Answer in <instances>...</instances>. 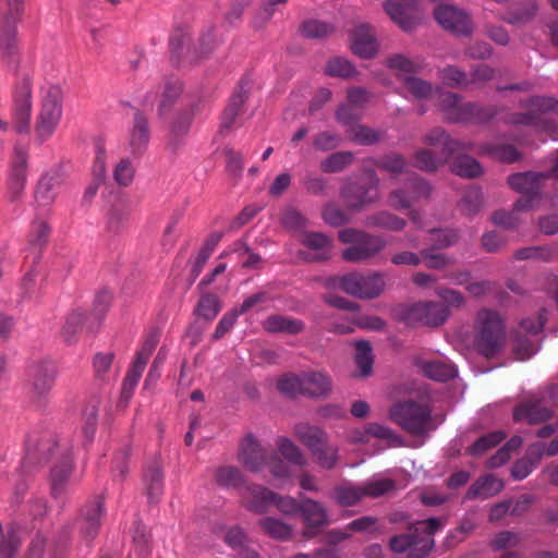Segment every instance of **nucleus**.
I'll return each instance as SVG.
<instances>
[{
    "label": "nucleus",
    "mask_w": 558,
    "mask_h": 558,
    "mask_svg": "<svg viewBox=\"0 0 558 558\" xmlns=\"http://www.w3.org/2000/svg\"><path fill=\"white\" fill-rule=\"evenodd\" d=\"M388 66L395 70L404 81L405 89L416 99H427L439 107L441 110L453 109L458 106V98L449 92L433 90L432 86L420 78L408 74L416 72L418 64L403 57L395 56L388 59Z\"/></svg>",
    "instance_id": "1"
},
{
    "label": "nucleus",
    "mask_w": 558,
    "mask_h": 558,
    "mask_svg": "<svg viewBox=\"0 0 558 558\" xmlns=\"http://www.w3.org/2000/svg\"><path fill=\"white\" fill-rule=\"evenodd\" d=\"M542 175L534 172L517 173L509 178L510 186L522 193L523 196L517 202L513 213H506L502 210L496 211L492 220L495 225L513 228L517 225L515 215L518 213L526 211L536 207L537 191L539 189V178Z\"/></svg>",
    "instance_id": "2"
},
{
    "label": "nucleus",
    "mask_w": 558,
    "mask_h": 558,
    "mask_svg": "<svg viewBox=\"0 0 558 558\" xmlns=\"http://www.w3.org/2000/svg\"><path fill=\"white\" fill-rule=\"evenodd\" d=\"M61 88L58 86L48 88L35 119V138L39 143L48 141L56 133L63 116Z\"/></svg>",
    "instance_id": "3"
},
{
    "label": "nucleus",
    "mask_w": 558,
    "mask_h": 558,
    "mask_svg": "<svg viewBox=\"0 0 558 558\" xmlns=\"http://www.w3.org/2000/svg\"><path fill=\"white\" fill-rule=\"evenodd\" d=\"M441 526L438 519L430 518L414 525V534L395 536L390 547L396 553L408 551V558H423L434 546L433 534Z\"/></svg>",
    "instance_id": "4"
},
{
    "label": "nucleus",
    "mask_w": 558,
    "mask_h": 558,
    "mask_svg": "<svg viewBox=\"0 0 558 558\" xmlns=\"http://www.w3.org/2000/svg\"><path fill=\"white\" fill-rule=\"evenodd\" d=\"M505 341L504 326L500 317L490 311H481L475 323V344L485 356L495 355Z\"/></svg>",
    "instance_id": "5"
},
{
    "label": "nucleus",
    "mask_w": 558,
    "mask_h": 558,
    "mask_svg": "<svg viewBox=\"0 0 558 558\" xmlns=\"http://www.w3.org/2000/svg\"><path fill=\"white\" fill-rule=\"evenodd\" d=\"M241 495L245 508L256 513H264L272 506L283 513H293L299 509L301 510L295 499L279 497L275 493L258 485L245 487Z\"/></svg>",
    "instance_id": "6"
},
{
    "label": "nucleus",
    "mask_w": 558,
    "mask_h": 558,
    "mask_svg": "<svg viewBox=\"0 0 558 558\" xmlns=\"http://www.w3.org/2000/svg\"><path fill=\"white\" fill-rule=\"evenodd\" d=\"M390 416L404 430L414 435H422L430 429L429 410L414 402L395 404L390 410Z\"/></svg>",
    "instance_id": "7"
},
{
    "label": "nucleus",
    "mask_w": 558,
    "mask_h": 558,
    "mask_svg": "<svg viewBox=\"0 0 558 558\" xmlns=\"http://www.w3.org/2000/svg\"><path fill=\"white\" fill-rule=\"evenodd\" d=\"M339 239L343 243L352 244L343 251V258L348 262H359L369 258L384 248L385 242L375 236H369L354 229H343L339 232Z\"/></svg>",
    "instance_id": "8"
},
{
    "label": "nucleus",
    "mask_w": 558,
    "mask_h": 558,
    "mask_svg": "<svg viewBox=\"0 0 558 558\" xmlns=\"http://www.w3.org/2000/svg\"><path fill=\"white\" fill-rule=\"evenodd\" d=\"M331 286L359 298L373 299L383 292L385 280L380 274L367 277L360 274H348L335 278Z\"/></svg>",
    "instance_id": "9"
},
{
    "label": "nucleus",
    "mask_w": 558,
    "mask_h": 558,
    "mask_svg": "<svg viewBox=\"0 0 558 558\" xmlns=\"http://www.w3.org/2000/svg\"><path fill=\"white\" fill-rule=\"evenodd\" d=\"M349 46L353 54L361 59H372L379 51V41L374 27L360 23L349 31Z\"/></svg>",
    "instance_id": "10"
},
{
    "label": "nucleus",
    "mask_w": 558,
    "mask_h": 558,
    "mask_svg": "<svg viewBox=\"0 0 558 558\" xmlns=\"http://www.w3.org/2000/svg\"><path fill=\"white\" fill-rule=\"evenodd\" d=\"M384 10L403 31L413 29L423 19V10L414 0H405V3L388 0L384 2Z\"/></svg>",
    "instance_id": "11"
},
{
    "label": "nucleus",
    "mask_w": 558,
    "mask_h": 558,
    "mask_svg": "<svg viewBox=\"0 0 558 558\" xmlns=\"http://www.w3.org/2000/svg\"><path fill=\"white\" fill-rule=\"evenodd\" d=\"M448 315L449 311L442 304L420 302L411 305L405 311L403 318L409 324L438 326L445 323Z\"/></svg>",
    "instance_id": "12"
},
{
    "label": "nucleus",
    "mask_w": 558,
    "mask_h": 558,
    "mask_svg": "<svg viewBox=\"0 0 558 558\" xmlns=\"http://www.w3.org/2000/svg\"><path fill=\"white\" fill-rule=\"evenodd\" d=\"M54 464L51 470V490L54 496L63 493L72 471V463L68 454V447L59 444L51 450Z\"/></svg>",
    "instance_id": "13"
},
{
    "label": "nucleus",
    "mask_w": 558,
    "mask_h": 558,
    "mask_svg": "<svg viewBox=\"0 0 558 558\" xmlns=\"http://www.w3.org/2000/svg\"><path fill=\"white\" fill-rule=\"evenodd\" d=\"M27 151L15 147L12 165L8 178V195L11 199H17L26 185Z\"/></svg>",
    "instance_id": "14"
},
{
    "label": "nucleus",
    "mask_w": 558,
    "mask_h": 558,
    "mask_svg": "<svg viewBox=\"0 0 558 558\" xmlns=\"http://www.w3.org/2000/svg\"><path fill=\"white\" fill-rule=\"evenodd\" d=\"M438 24L457 34H468L472 24L465 12L453 5H439L434 12Z\"/></svg>",
    "instance_id": "15"
},
{
    "label": "nucleus",
    "mask_w": 558,
    "mask_h": 558,
    "mask_svg": "<svg viewBox=\"0 0 558 558\" xmlns=\"http://www.w3.org/2000/svg\"><path fill=\"white\" fill-rule=\"evenodd\" d=\"M57 375V366L51 362L36 365L32 375L33 396L37 399L46 398L54 386Z\"/></svg>",
    "instance_id": "16"
},
{
    "label": "nucleus",
    "mask_w": 558,
    "mask_h": 558,
    "mask_svg": "<svg viewBox=\"0 0 558 558\" xmlns=\"http://www.w3.org/2000/svg\"><path fill=\"white\" fill-rule=\"evenodd\" d=\"M239 460L253 472H258L264 468L266 451L253 435H247L242 439Z\"/></svg>",
    "instance_id": "17"
},
{
    "label": "nucleus",
    "mask_w": 558,
    "mask_h": 558,
    "mask_svg": "<svg viewBox=\"0 0 558 558\" xmlns=\"http://www.w3.org/2000/svg\"><path fill=\"white\" fill-rule=\"evenodd\" d=\"M19 51L16 37V22L4 19L0 22V56L4 60H12Z\"/></svg>",
    "instance_id": "18"
},
{
    "label": "nucleus",
    "mask_w": 558,
    "mask_h": 558,
    "mask_svg": "<svg viewBox=\"0 0 558 558\" xmlns=\"http://www.w3.org/2000/svg\"><path fill=\"white\" fill-rule=\"evenodd\" d=\"M553 412L543 405L542 402H527L514 409L513 418L517 422L537 424L548 420Z\"/></svg>",
    "instance_id": "19"
},
{
    "label": "nucleus",
    "mask_w": 558,
    "mask_h": 558,
    "mask_svg": "<svg viewBox=\"0 0 558 558\" xmlns=\"http://www.w3.org/2000/svg\"><path fill=\"white\" fill-rule=\"evenodd\" d=\"M331 389L327 374L318 371L303 373V395L310 397L326 396Z\"/></svg>",
    "instance_id": "20"
},
{
    "label": "nucleus",
    "mask_w": 558,
    "mask_h": 558,
    "mask_svg": "<svg viewBox=\"0 0 558 558\" xmlns=\"http://www.w3.org/2000/svg\"><path fill=\"white\" fill-rule=\"evenodd\" d=\"M368 94L363 88H352L348 92V105L342 106L337 111V118L343 123L357 118V108L362 107L368 101Z\"/></svg>",
    "instance_id": "21"
},
{
    "label": "nucleus",
    "mask_w": 558,
    "mask_h": 558,
    "mask_svg": "<svg viewBox=\"0 0 558 558\" xmlns=\"http://www.w3.org/2000/svg\"><path fill=\"white\" fill-rule=\"evenodd\" d=\"M32 101L29 94H24L14 102L12 123L16 133H28L31 129Z\"/></svg>",
    "instance_id": "22"
},
{
    "label": "nucleus",
    "mask_w": 558,
    "mask_h": 558,
    "mask_svg": "<svg viewBox=\"0 0 558 558\" xmlns=\"http://www.w3.org/2000/svg\"><path fill=\"white\" fill-rule=\"evenodd\" d=\"M296 438L312 452L328 440L327 433L318 426L306 423L294 427Z\"/></svg>",
    "instance_id": "23"
},
{
    "label": "nucleus",
    "mask_w": 558,
    "mask_h": 558,
    "mask_svg": "<svg viewBox=\"0 0 558 558\" xmlns=\"http://www.w3.org/2000/svg\"><path fill=\"white\" fill-rule=\"evenodd\" d=\"M504 488V482L494 476V475H485L478 478L469 489L468 496L470 498H489L498 493H500Z\"/></svg>",
    "instance_id": "24"
},
{
    "label": "nucleus",
    "mask_w": 558,
    "mask_h": 558,
    "mask_svg": "<svg viewBox=\"0 0 558 558\" xmlns=\"http://www.w3.org/2000/svg\"><path fill=\"white\" fill-rule=\"evenodd\" d=\"M149 142V129L147 120L137 113L134 117L133 125L130 131L129 144L133 153H142Z\"/></svg>",
    "instance_id": "25"
},
{
    "label": "nucleus",
    "mask_w": 558,
    "mask_h": 558,
    "mask_svg": "<svg viewBox=\"0 0 558 558\" xmlns=\"http://www.w3.org/2000/svg\"><path fill=\"white\" fill-rule=\"evenodd\" d=\"M263 327L269 332H287L290 335H295L303 330V324L300 320L279 315L266 318L263 322Z\"/></svg>",
    "instance_id": "26"
},
{
    "label": "nucleus",
    "mask_w": 558,
    "mask_h": 558,
    "mask_svg": "<svg viewBox=\"0 0 558 558\" xmlns=\"http://www.w3.org/2000/svg\"><path fill=\"white\" fill-rule=\"evenodd\" d=\"M301 242L313 251V258L315 259L325 258L330 253L331 242L323 233L306 232L302 234Z\"/></svg>",
    "instance_id": "27"
},
{
    "label": "nucleus",
    "mask_w": 558,
    "mask_h": 558,
    "mask_svg": "<svg viewBox=\"0 0 558 558\" xmlns=\"http://www.w3.org/2000/svg\"><path fill=\"white\" fill-rule=\"evenodd\" d=\"M301 513L307 527H317L327 522V514L323 507L313 501L306 500L301 506Z\"/></svg>",
    "instance_id": "28"
},
{
    "label": "nucleus",
    "mask_w": 558,
    "mask_h": 558,
    "mask_svg": "<svg viewBox=\"0 0 558 558\" xmlns=\"http://www.w3.org/2000/svg\"><path fill=\"white\" fill-rule=\"evenodd\" d=\"M422 371L427 377L439 381L447 380L457 375V368L454 365L437 361L424 363L422 365Z\"/></svg>",
    "instance_id": "29"
},
{
    "label": "nucleus",
    "mask_w": 558,
    "mask_h": 558,
    "mask_svg": "<svg viewBox=\"0 0 558 558\" xmlns=\"http://www.w3.org/2000/svg\"><path fill=\"white\" fill-rule=\"evenodd\" d=\"M276 446L281 456L295 465H305L306 459L301 449L289 438L279 437Z\"/></svg>",
    "instance_id": "30"
},
{
    "label": "nucleus",
    "mask_w": 558,
    "mask_h": 558,
    "mask_svg": "<svg viewBox=\"0 0 558 558\" xmlns=\"http://www.w3.org/2000/svg\"><path fill=\"white\" fill-rule=\"evenodd\" d=\"M355 363L360 371V375L366 377L371 375L373 369V353L372 348L367 341H357L355 343Z\"/></svg>",
    "instance_id": "31"
},
{
    "label": "nucleus",
    "mask_w": 558,
    "mask_h": 558,
    "mask_svg": "<svg viewBox=\"0 0 558 558\" xmlns=\"http://www.w3.org/2000/svg\"><path fill=\"white\" fill-rule=\"evenodd\" d=\"M316 463L326 470H331L336 466L338 461V447L330 445L328 440L312 451Z\"/></svg>",
    "instance_id": "32"
},
{
    "label": "nucleus",
    "mask_w": 558,
    "mask_h": 558,
    "mask_svg": "<svg viewBox=\"0 0 558 558\" xmlns=\"http://www.w3.org/2000/svg\"><path fill=\"white\" fill-rule=\"evenodd\" d=\"M85 319L86 317L82 312L76 311L68 315L61 331L62 338L65 342L72 343L75 341Z\"/></svg>",
    "instance_id": "33"
},
{
    "label": "nucleus",
    "mask_w": 558,
    "mask_h": 558,
    "mask_svg": "<svg viewBox=\"0 0 558 558\" xmlns=\"http://www.w3.org/2000/svg\"><path fill=\"white\" fill-rule=\"evenodd\" d=\"M395 487V482L383 475H375L363 484L364 494L371 497H379Z\"/></svg>",
    "instance_id": "34"
},
{
    "label": "nucleus",
    "mask_w": 558,
    "mask_h": 558,
    "mask_svg": "<svg viewBox=\"0 0 558 558\" xmlns=\"http://www.w3.org/2000/svg\"><path fill=\"white\" fill-rule=\"evenodd\" d=\"M342 193L352 207L363 206L377 198L376 187H373L371 191H362L361 187L348 186L343 189Z\"/></svg>",
    "instance_id": "35"
},
{
    "label": "nucleus",
    "mask_w": 558,
    "mask_h": 558,
    "mask_svg": "<svg viewBox=\"0 0 558 558\" xmlns=\"http://www.w3.org/2000/svg\"><path fill=\"white\" fill-rule=\"evenodd\" d=\"M325 71L330 76L342 78H349L356 74L354 65L345 58L340 57L330 59L326 64Z\"/></svg>",
    "instance_id": "36"
},
{
    "label": "nucleus",
    "mask_w": 558,
    "mask_h": 558,
    "mask_svg": "<svg viewBox=\"0 0 558 558\" xmlns=\"http://www.w3.org/2000/svg\"><path fill=\"white\" fill-rule=\"evenodd\" d=\"M102 514V507L99 501H95L87 509L84 510V526L87 536H94L99 527L100 518Z\"/></svg>",
    "instance_id": "37"
},
{
    "label": "nucleus",
    "mask_w": 558,
    "mask_h": 558,
    "mask_svg": "<svg viewBox=\"0 0 558 558\" xmlns=\"http://www.w3.org/2000/svg\"><path fill=\"white\" fill-rule=\"evenodd\" d=\"M452 171L460 177L474 178L482 173V168L475 159L461 156L454 160Z\"/></svg>",
    "instance_id": "38"
},
{
    "label": "nucleus",
    "mask_w": 558,
    "mask_h": 558,
    "mask_svg": "<svg viewBox=\"0 0 558 558\" xmlns=\"http://www.w3.org/2000/svg\"><path fill=\"white\" fill-rule=\"evenodd\" d=\"M548 311L545 307L539 308L535 317H526L520 322V332H525L530 336H536L542 330L547 320Z\"/></svg>",
    "instance_id": "39"
},
{
    "label": "nucleus",
    "mask_w": 558,
    "mask_h": 558,
    "mask_svg": "<svg viewBox=\"0 0 558 558\" xmlns=\"http://www.w3.org/2000/svg\"><path fill=\"white\" fill-rule=\"evenodd\" d=\"M262 529L271 537L287 539L291 535L290 525L275 518H265L259 522Z\"/></svg>",
    "instance_id": "40"
},
{
    "label": "nucleus",
    "mask_w": 558,
    "mask_h": 558,
    "mask_svg": "<svg viewBox=\"0 0 558 558\" xmlns=\"http://www.w3.org/2000/svg\"><path fill=\"white\" fill-rule=\"evenodd\" d=\"M135 175V167L128 158L120 159L113 169L114 181L121 186L130 185Z\"/></svg>",
    "instance_id": "41"
},
{
    "label": "nucleus",
    "mask_w": 558,
    "mask_h": 558,
    "mask_svg": "<svg viewBox=\"0 0 558 558\" xmlns=\"http://www.w3.org/2000/svg\"><path fill=\"white\" fill-rule=\"evenodd\" d=\"M280 392L288 396L303 395V374H286L277 383Z\"/></svg>",
    "instance_id": "42"
},
{
    "label": "nucleus",
    "mask_w": 558,
    "mask_h": 558,
    "mask_svg": "<svg viewBox=\"0 0 558 558\" xmlns=\"http://www.w3.org/2000/svg\"><path fill=\"white\" fill-rule=\"evenodd\" d=\"M182 92V84L179 80H171L166 83L165 89L159 101V113H165L167 109L178 99Z\"/></svg>",
    "instance_id": "43"
},
{
    "label": "nucleus",
    "mask_w": 558,
    "mask_h": 558,
    "mask_svg": "<svg viewBox=\"0 0 558 558\" xmlns=\"http://www.w3.org/2000/svg\"><path fill=\"white\" fill-rule=\"evenodd\" d=\"M539 349V344L531 339L517 336L513 344V352L517 360L525 361L532 357Z\"/></svg>",
    "instance_id": "44"
},
{
    "label": "nucleus",
    "mask_w": 558,
    "mask_h": 558,
    "mask_svg": "<svg viewBox=\"0 0 558 558\" xmlns=\"http://www.w3.org/2000/svg\"><path fill=\"white\" fill-rule=\"evenodd\" d=\"M352 155L350 153H336L322 161L320 168L324 172H338L344 169L352 162Z\"/></svg>",
    "instance_id": "45"
},
{
    "label": "nucleus",
    "mask_w": 558,
    "mask_h": 558,
    "mask_svg": "<svg viewBox=\"0 0 558 558\" xmlns=\"http://www.w3.org/2000/svg\"><path fill=\"white\" fill-rule=\"evenodd\" d=\"M364 494L363 486L356 487L351 485H345L336 490V499L342 506H351L357 502Z\"/></svg>",
    "instance_id": "46"
},
{
    "label": "nucleus",
    "mask_w": 558,
    "mask_h": 558,
    "mask_svg": "<svg viewBox=\"0 0 558 558\" xmlns=\"http://www.w3.org/2000/svg\"><path fill=\"white\" fill-rule=\"evenodd\" d=\"M270 473L272 475L275 485L283 488L292 483V473L289 465L283 461H274L270 464Z\"/></svg>",
    "instance_id": "47"
},
{
    "label": "nucleus",
    "mask_w": 558,
    "mask_h": 558,
    "mask_svg": "<svg viewBox=\"0 0 558 558\" xmlns=\"http://www.w3.org/2000/svg\"><path fill=\"white\" fill-rule=\"evenodd\" d=\"M114 353L111 351L98 352L93 357V368L96 377L104 378L111 369Z\"/></svg>",
    "instance_id": "48"
},
{
    "label": "nucleus",
    "mask_w": 558,
    "mask_h": 558,
    "mask_svg": "<svg viewBox=\"0 0 558 558\" xmlns=\"http://www.w3.org/2000/svg\"><path fill=\"white\" fill-rule=\"evenodd\" d=\"M221 308L219 300L214 295H204L197 305V314L205 319H214Z\"/></svg>",
    "instance_id": "49"
},
{
    "label": "nucleus",
    "mask_w": 558,
    "mask_h": 558,
    "mask_svg": "<svg viewBox=\"0 0 558 558\" xmlns=\"http://www.w3.org/2000/svg\"><path fill=\"white\" fill-rule=\"evenodd\" d=\"M58 181L51 175H45L40 179L36 192V197L44 204H49L54 199V189Z\"/></svg>",
    "instance_id": "50"
},
{
    "label": "nucleus",
    "mask_w": 558,
    "mask_h": 558,
    "mask_svg": "<svg viewBox=\"0 0 558 558\" xmlns=\"http://www.w3.org/2000/svg\"><path fill=\"white\" fill-rule=\"evenodd\" d=\"M505 438V434L502 432H494L481 437L474 445L470 448V452L472 454H482L489 448L498 445Z\"/></svg>",
    "instance_id": "51"
},
{
    "label": "nucleus",
    "mask_w": 558,
    "mask_h": 558,
    "mask_svg": "<svg viewBox=\"0 0 558 558\" xmlns=\"http://www.w3.org/2000/svg\"><path fill=\"white\" fill-rule=\"evenodd\" d=\"M522 445V438L519 436L512 437L495 457L488 461L489 468H497L504 464L510 457V451L518 449Z\"/></svg>",
    "instance_id": "52"
},
{
    "label": "nucleus",
    "mask_w": 558,
    "mask_h": 558,
    "mask_svg": "<svg viewBox=\"0 0 558 558\" xmlns=\"http://www.w3.org/2000/svg\"><path fill=\"white\" fill-rule=\"evenodd\" d=\"M332 31V27L322 21L311 20L303 24L302 33L304 36L308 38H322L329 35Z\"/></svg>",
    "instance_id": "53"
},
{
    "label": "nucleus",
    "mask_w": 558,
    "mask_h": 558,
    "mask_svg": "<svg viewBox=\"0 0 558 558\" xmlns=\"http://www.w3.org/2000/svg\"><path fill=\"white\" fill-rule=\"evenodd\" d=\"M216 480L222 486H238L241 482V473L233 466H222L217 470Z\"/></svg>",
    "instance_id": "54"
},
{
    "label": "nucleus",
    "mask_w": 558,
    "mask_h": 558,
    "mask_svg": "<svg viewBox=\"0 0 558 558\" xmlns=\"http://www.w3.org/2000/svg\"><path fill=\"white\" fill-rule=\"evenodd\" d=\"M350 136L354 142L363 145L373 144L379 140V134L376 131L362 125L352 128Z\"/></svg>",
    "instance_id": "55"
},
{
    "label": "nucleus",
    "mask_w": 558,
    "mask_h": 558,
    "mask_svg": "<svg viewBox=\"0 0 558 558\" xmlns=\"http://www.w3.org/2000/svg\"><path fill=\"white\" fill-rule=\"evenodd\" d=\"M539 459L536 458V456H532L529 452V457L521 459L515 462V464L512 468V476L515 480H523L534 469V466L537 464Z\"/></svg>",
    "instance_id": "56"
},
{
    "label": "nucleus",
    "mask_w": 558,
    "mask_h": 558,
    "mask_svg": "<svg viewBox=\"0 0 558 558\" xmlns=\"http://www.w3.org/2000/svg\"><path fill=\"white\" fill-rule=\"evenodd\" d=\"M149 356H150L149 354H145L144 352H142V350H140L137 352L135 361H134L133 369L130 372V374L126 377L125 386L130 385L131 388H133L137 384Z\"/></svg>",
    "instance_id": "57"
},
{
    "label": "nucleus",
    "mask_w": 558,
    "mask_h": 558,
    "mask_svg": "<svg viewBox=\"0 0 558 558\" xmlns=\"http://www.w3.org/2000/svg\"><path fill=\"white\" fill-rule=\"evenodd\" d=\"M557 108L558 102L551 97H535L530 100V112L533 114H544Z\"/></svg>",
    "instance_id": "58"
},
{
    "label": "nucleus",
    "mask_w": 558,
    "mask_h": 558,
    "mask_svg": "<svg viewBox=\"0 0 558 558\" xmlns=\"http://www.w3.org/2000/svg\"><path fill=\"white\" fill-rule=\"evenodd\" d=\"M238 317H239V312L236 310H232V311L226 313L222 316V318L219 320V323L216 327L214 338L220 339L226 333H228L234 326Z\"/></svg>",
    "instance_id": "59"
},
{
    "label": "nucleus",
    "mask_w": 558,
    "mask_h": 558,
    "mask_svg": "<svg viewBox=\"0 0 558 558\" xmlns=\"http://www.w3.org/2000/svg\"><path fill=\"white\" fill-rule=\"evenodd\" d=\"M429 235L438 248L449 246L457 240V233L452 230H433Z\"/></svg>",
    "instance_id": "60"
},
{
    "label": "nucleus",
    "mask_w": 558,
    "mask_h": 558,
    "mask_svg": "<svg viewBox=\"0 0 558 558\" xmlns=\"http://www.w3.org/2000/svg\"><path fill=\"white\" fill-rule=\"evenodd\" d=\"M550 255V250L546 247L531 246L517 252L519 259H547Z\"/></svg>",
    "instance_id": "61"
},
{
    "label": "nucleus",
    "mask_w": 558,
    "mask_h": 558,
    "mask_svg": "<svg viewBox=\"0 0 558 558\" xmlns=\"http://www.w3.org/2000/svg\"><path fill=\"white\" fill-rule=\"evenodd\" d=\"M162 474L158 466L148 470L145 473V482L150 495L158 494L161 489Z\"/></svg>",
    "instance_id": "62"
},
{
    "label": "nucleus",
    "mask_w": 558,
    "mask_h": 558,
    "mask_svg": "<svg viewBox=\"0 0 558 558\" xmlns=\"http://www.w3.org/2000/svg\"><path fill=\"white\" fill-rule=\"evenodd\" d=\"M530 453L541 459L543 456H555L558 453V437L555 438L549 445L542 442L535 444L530 447Z\"/></svg>",
    "instance_id": "63"
},
{
    "label": "nucleus",
    "mask_w": 558,
    "mask_h": 558,
    "mask_svg": "<svg viewBox=\"0 0 558 558\" xmlns=\"http://www.w3.org/2000/svg\"><path fill=\"white\" fill-rule=\"evenodd\" d=\"M49 233V227L46 221L44 220H37L32 226V234H31V241L35 245L43 244Z\"/></svg>",
    "instance_id": "64"
}]
</instances>
